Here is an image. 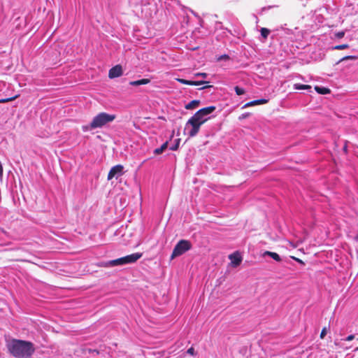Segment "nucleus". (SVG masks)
I'll use <instances>...</instances> for the list:
<instances>
[{
    "label": "nucleus",
    "mask_w": 358,
    "mask_h": 358,
    "mask_svg": "<svg viewBox=\"0 0 358 358\" xmlns=\"http://www.w3.org/2000/svg\"><path fill=\"white\" fill-rule=\"evenodd\" d=\"M6 347L10 355L16 358H30L35 351L31 342L11 339L7 342Z\"/></svg>",
    "instance_id": "obj_1"
},
{
    "label": "nucleus",
    "mask_w": 358,
    "mask_h": 358,
    "mask_svg": "<svg viewBox=\"0 0 358 358\" xmlns=\"http://www.w3.org/2000/svg\"><path fill=\"white\" fill-rule=\"evenodd\" d=\"M116 116L113 114H108L106 113H100L92 119L90 127L91 129L101 128L106 124L113 122Z\"/></svg>",
    "instance_id": "obj_2"
},
{
    "label": "nucleus",
    "mask_w": 358,
    "mask_h": 358,
    "mask_svg": "<svg viewBox=\"0 0 358 358\" xmlns=\"http://www.w3.org/2000/svg\"><path fill=\"white\" fill-rule=\"evenodd\" d=\"M215 110V106H208L199 110L192 117L200 123L201 125L205 123L209 118V115Z\"/></svg>",
    "instance_id": "obj_3"
},
{
    "label": "nucleus",
    "mask_w": 358,
    "mask_h": 358,
    "mask_svg": "<svg viewBox=\"0 0 358 358\" xmlns=\"http://www.w3.org/2000/svg\"><path fill=\"white\" fill-rule=\"evenodd\" d=\"M201 126L200 123L191 117L185 124L184 133L189 138L194 137L199 133Z\"/></svg>",
    "instance_id": "obj_4"
},
{
    "label": "nucleus",
    "mask_w": 358,
    "mask_h": 358,
    "mask_svg": "<svg viewBox=\"0 0 358 358\" xmlns=\"http://www.w3.org/2000/svg\"><path fill=\"white\" fill-rule=\"evenodd\" d=\"M191 248L192 245L189 241L180 240L173 248L171 259L183 255L185 252L189 250Z\"/></svg>",
    "instance_id": "obj_5"
},
{
    "label": "nucleus",
    "mask_w": 358,
    "mask_h": 358,
    "mask_svg": "<svg viewBox=\"0 0 358 358\" xmlns=\"http://www.w3.org/2000/svg\"><path fill=\"white\" fill-rule=\"evenodd\" d=\"M124 174V166L121 164H117L113 166L108 174V180H112L113 178H119Z\"/></svg>",
    "instance_id": "obj_6"
},
{
    "label": "nucleus",
    "mask_w": 358,
    "mask_h": 358,
    "mask_svg": "<svg viewBox=\"0 0 358 358\" xmlns=\"http://www.w3.org/2000/svg\"><path fill=\"white\" fill-rule=\"evenodd\" d=\"M123 73L122 68L120 65H116L111 68L108 72V77L111 79L118 78Z\"/></svg>",
    "instance_id": "obj_7"
},
{
    "label": "nucleus",
    "mask_w": 358,
    "mask_h": 358,
    "mask_svg": "<svg viewBox=\"0 0 358 358\" xmlns=\"http://www.w3.org/2000/svg\"><path fill=\"white\" fill-rule=\"evenodd\" d=\"M124 257H120L116 259L108 261L106 262L101 263V266L104 267H113V266H117L120 265H124Z\"/></svg>",
    "instance_id": "obj_8"
},
{
    "label": "nucleus",
    "mask_w": 358,
    "mask_h": 358,
    "mask_svg": "<svg viewBox=\"0 0 358 358\" xmlns=\"http://www.w3.org/2000/svg\"><path fill=\"white\" fill-rule=\"evenodd\" d=\"M142 257V253L136 252L124 257L125 264H133Z\"/></svg>",
    "instance_id": "obj_9"
},
{
    "label": "nucleus",
    "mask_w": 358,
    "mask_h": 358,
    "mask_svg": "<svg viewBox=\"0 0 358 358\" xmlns=\"http://www.w3.org/2000/svg\"><path fill=\"white\" fill-rule=\"evenodd\" d=\"M229 258L231 260V264L234 267L238 266L242 261V257L238 252L230 255Z\"/></svg>",
    "instance_id": "obj_10"
},
{
    "label": "nucleus",
    "mask_w": 358,
    "mask_h": 358,
    "mask_svg": "<svg viewBox=\"0 0 358 358\" xmlns=\"http://www.w3.org/2000/svg\"><path fill=\"white\" fill-rule=\"evenodd\" d=\"M176 80L179 82L180 83L184 84V85H194V86H198L203 85L204 83H206L207 82L203 81V80H198V81H194V80H187L183 78H176Z\"/></svg>",
    "instance_id": "obj_11"
},
{
    "label": "nucleus",
    "mask_w": 358,
    "mask_h": 358,
    "mask_svg": "<svg viewBox=\"0 0 358 358\" xmlns=\"http://www.w3.org/2000/svg\"><path fill=\"white\" fill-rule=\"evenodd\" d=\"M267 102H268V100L265 99L254 100V101H252L250 102H248V103H245L243 106V108H248L249 106H255V105L264 104V103H266Z\"/></svg>",
    "instance_id": "obj_12"
},
{
    "label": "nucleus",
    "mask_w": 358,
    "mask_h": 358,
    "mask_svg": "<svg viewBox=\"0 0 358 358\" xmlns=\"http://www.w3.org/2000/svg\"><path fill=\"white\" fill-rule=\"evenodd\" d=\"M150 82L149 79L143 78L138 80H134L129 82V85L131 86H139L142 85H147Z\"/></svg>",
    "instance_id": "obj_13"
},
{
    "label": "nucleus",
    "mask_w": 358,
    "mask_h": 358,
    "mask_svg": "<svg viewBox=\"0 0 358 358\" xmlns=\"http://www.w3.org/2000/svg\"><path fill=\"white\" fill-rule=\"evenodd\" d=\"M264 256L271 257L272 259H273L276 262L281 261V258H280V255L278 254L275 253V252H273L266 251L264 253Z\"/></svg>",
    "instance_id": "obj_14"
},
{
    "label": "nucleus",
    "mask_w": 358,
    "mask_h": 358,
    "mask_svg": "<svg viewBox=\"0 0 358 358\" xmlns=\"http://www.w3.org/2000/svg\"><path fill=\"white\" fill-rule=\"evenodd\" d=\"M199 103L200 101L199 100H193L185 106V108L187 110L194 109L199 106Z\"/></svg>",
    "instance_id": "obj_15"
},
{
    "label": "nucleus",
    "mask_w": 358,
    "mask_h": 358,
    "mask_svg": "<svg viewBox=\"0 0 358 358\" xmlns=\"http://www.w3.org/2000/svg\"><path fill=\"white\" fill-rule=\"evenodd\" d=\"M167 145H168V142L166 141L164 143H163L161 145L160 148H156L154 150V153L155 155H160V154H162L167 148Z\"/></svg>",
    "instance_id": "obj_16"
},
{
    "label": "nucleus",
    "mask_w": 358,
    "mask_h": 358,
    "mask_svg": "<svg viewBox=\"0 0 358 358\" xmlns=\"http://www.w3.org/2000/svg\"><path fill=\"white\" fill-rule=\"evenodd\" d=\"M311 87L307 85L294 84V89L297 90L310 89Z\"/></svg>",
    "instance_id": "obj_17"
},
{
    "label": "nucleus",
    "mask_w": 358,
    "mask_h": 358,
    "mask_svg": "<svg viewBox=\"0 0 358 358\" xmlns=\"http://www.w3.org/2000/svg\"><path fill=\"white\" fill-rule=\"evenodd\" d=\"M358 57L357 56H354V55H349V56H345V57H343V58H341L340 60H338V62H337V64H339L343 61H345V60H356Z\"/></svg>",
    "instance_id": "obj_18"
},
{
    "label": "nucleus",
    "mask_w": 358,
    "mask_h": 358,
    "mask_svg": "<svg viewBox=\"0 0 358 358\" xmlns=\"http://www.w3.org/2000/svg\"><path fill=\"white\" fill-rule=\"evenodd\" d=\"M270 34V30L266 28L261 29V35L263 38H266Z\"/></svg>",
    "instance_id": "obj_19"
},
{
    "label": "nucleus",
    "mask_w": 358,
    "mask_h": 358,
    "mask_svg": "<svg viewBox=\"0 0 358 358\" xmlns=\"http://www.w3.org/2000/svg\"><path fill=\"white\" fill-rule=\"evenodd\" d=\"M349 48V45L348 44H342V45H338L332 48L334 50H344Z\"/></svg>",
    "instance_id": "obj_20"
},
{
    "label": "nucleus",
    "mask_w": 358,
    "mask_h": 358,
    "mask_svg": "<svg viewBox=\"0 0 358 358\" xmlns=\"http://www.w3.org/2000/svg\"><path fill=\"white\" fill-rule=\"evenodd\" d=\"M315 90L317 92L320 94H326L327 92H329V90L324 87H315Z\"/></svg>",
    "instance_id": "obj_21"
},
{
    "label": "nucleus",
    "mask_w": 358,
    "mask_h": 358,
    "mask_svg": "<svg viewBox=\"0 0 358 358\" xmlns=\"http://www.w3.org/2000/svg\"><path fill=\"white\" fill-rule=\"evenodd\" d=\"M234 90L237 95H242L245 93L244 89L241 88L238 86H236Z\"/></svg>",
    "instance_id": "obj_22"
},
{
    "label": "nucleus",
    "mask_w": 358,
    "mask_h": 358,
    "mask_svg": "<svg viewBox=\"0 0 358 358\" xmlns=\"http://www.w3.org/2000/svg\"><path fill=\"white\" fill-rule=\"evenodd\" d=\"M17 97V96H15L13 97H10V98L0 99V103H7V102H9V101H11L15 99Z\"/></svg>",
    "instance_id": "obj_23"
},
{
    "label": "nucleus",
    "mask_w": 358,
    "mask_h": 358,
    "mask_svg": "<svg viewBox=\"0 0 358 358\" xmlns=\"http://www.w3.org/2000/svg\"><path fill=\"white\" fill-rule=\"evenodd\" d=\"M179 143H180V139H177L176 143L174 145H171L169 149L173 151L176 150L178 148Z\"/></svg>",
    "instance_id": "obj_24"
},
{
    "label": "nucleus",
    "mask_w": 358,
    "mask_h": 358,
    "mask_svg": "<svg viewBox=\"0 0 358 358\" xmlns=\"http://www.w3.org/2000/svg\"><path fill=\"white\" fill-rule=\"evenodd\" d=\"M208 75L206 73H196L194 75V78L201 77L203 78H207Z\"/></svg>",
    "instance_id": "obj_25"
},
{
    "label": "nucleus",
    "mask_w": 358,
    "mask_h": 358,
    "mask_svg": "<svg viewBox=\"0 0 358 358\" xmlns=\"http://www.w3.org/2000/svg\"><path fill=\"white\" fill-rule=\"evenodd\" d=\"M229 57L227 55H222L217 58V61L229 60Z\"/></svg>",
    "instance_id": "obj_26"
},
{
    "label": "nucleus",
    "mask_w": 358,
    "mask_h": 358,
    "mask_svg": "<svg viewBox=\"0 0 358 358\" xmlns=\"http://www.w3.org/2000/svg\"><path fill=\"white\" fill-rule=\"evenodd\" d=\"M336 37L338 38H342L345 36V32L341 31L336 33Z\"/></svg>",
    "instance_id": "obj_27"
},
{
    "label": "nucleus",
    "mask_w": 358,
    "mask_h": 358,
    "mask_svg": "<svg viewBox=\"0 0 358 358\" xmlns=\"http://www.w3.org/2000/svg\"><path fill=\"white\" fill-rule=\"evenodd\" d=\"M326 334H327V328L324 327L322 329V330L321 331L320 338H324V337L325 336Z\"/></svg>",
    "instance_id": "obj_28"
},
{
    "label": "nucleus",
    "mask_w": 358,
    "mask_h": 358,
    "mask_svg": "<svg viewBox=\"0 0 358 358\" xmlns=\"http://www.w3.org/2000/svg\"><path fill=\"white\" fill-rule=\"evenodd\" d=\"M187 352L189 355H194V349L192 347H191L190 348H189L187 350Z\"/></svg>",
    "instance_id": "obj_29"
},
{
    "label": "nucleus",
    "mask_w": 358,
    "mask_h": 358,
    "mask_svg": "<svg viewBox=\"0 0 358 358\" xmlns=\"http://www.w3.org/2000/svg\"><path fill=\"white\" fill-rule=\"evenodd\" d=\"M355 338V336L354 335H349L346 338H345V341H352L353 339Z\"/></svg>",
    "instance_id": "obj_30"
},
{
    "label": "nucleus",
    "mask_w": 358,
    "mask_h": 358,
    "mask_svg": "<svg viewBox=\"0 0 358 358\" xmlns=\"http://www.w3.org/2000/svg\"><path fill=\"white\" fill-rule=\"evenodd\" d=\"M89 129H92L90 128V125H86V126H83V130L84 131H88Z\"/></svg>",
    "instance_id": "obj_31"
},
{
    "label": "nucleus",
    "mask_w": 358,
    "mask_h": 358,
    "mask_svg": "<svg viewBox=\"0 0 358 358\" xmlns=\"http://www.w3.org/2000/svg\"><path fill=\"white\" fill-rule=\"evenodd\" d=\"M247 116H248V114H245H245H243V115H242V116L240 117V119H241V118H245V117H246Z\"/></svg>",
    "instance_id": "obj_32"
},
{
    "label": "nucleus",
    "mask_w": 358,
    "mask_h": 358,
    "mask_svg": "<svg viewBox=\"0 0 358 358\" xmlns=\"http://www.w3.org/2000/svg\"><path fill=\"white\" fill-rule=\"evenodd\" d=\"M296 259V261H297V262H300V263H301V264H303V262L301 260H300V259Z\"/></svg>",
    "instance_id": "obj_33"
},
{
    "label": "nucleus",
    "mask_w": 358,
    "mask_h": 358,
    "mask_svg": "<svg viewBox=\"0 0 358 358\" xmlns=\"http://www.w3.org/2000/svg\"><path fill=\"white\" fill-rule=\"evenodd\" d=\"M192 13H193L194 15H196V13H194V11H192Z\"/></svg>",
    "instance_id": "obj_34"
},
{
    "label": "nucleus",
    "mask_w": 358,
    "mask_h": 358,
    "mask_svg": "<svg viewBox=\"0 0 358 358\" xmlns=\"http://www.w3.org/2000/svg\"><path fill=\"white\" fill-rule=\"evenodd\" d=\"M357 340H358V338H357Z\"/></svg>",
    "instance_id": "obj_35"
}]
</instances>
